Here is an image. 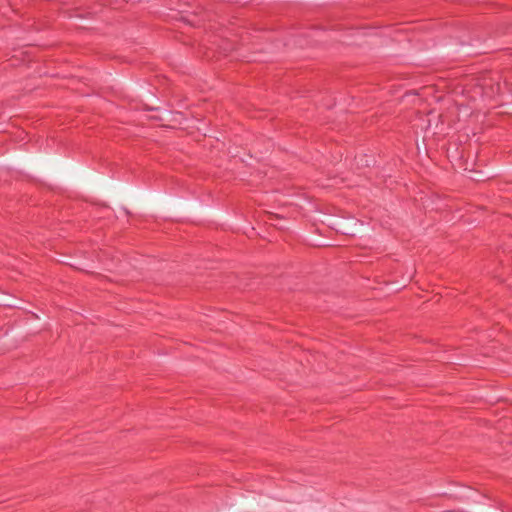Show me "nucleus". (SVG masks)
I'll return each instance as SVG.
<instances>
[{"label": "nucleus", "mask_w": 512, "mask_h": 512, "mask_svg": "<svg viewBox=\"0 0 512 512\" xmlns=\"http://www.w3.org/2000/svg\"><path fill=\"white\" fill-rule=\"evenodd\" d=\"M295 189L294 186H290V191ZM290 217L296 218V215H300L304 218L310 217L316 212V206L312 200L305 194L299 192H290Z\"/></svg>", "instance_id": "obj_1"}, {"label": "nucleus", "mask_w": 512, "mask_h": 512, "mask_svg": "<svg viewBox=\"0 0 512 512\" xmlns=\"http://www.w3.org/2000/svg\"><path fill=\"white\" fill-rule=\"evenodd\" d=\"M341 213L340 217V234L347 236H354L356 234H362L365 231L363 221L357 219L355 216L339 210Z\"/></svg>", "instance_id": "obj_2"}, {"label": "nucleus", "mask_w": 512, "mask_h": 512, "mask_svg": "<svg viewBox=\"0 0 512 512\" xmlns=\"http://www.w3.org/2000/svg\"><path fill=\"white\" fill-rule=\"evenodd\" d=\"M290 166H293L298 174L307 175L311 170L308 160H302L295 154L290 153Z\"/></svg>", "instance_id": "obj_3"}, {"label": "nucleus", "mask_w": 512, "mask_h": 512, "mask_svg": "<svg viewBox=\"0 0 512 512\" xmlns=\"http://www.w3.org/2000/svg\"><path fill=\"white\" fill-rule=\"evenodd\" d=\"M340 217H341V213H339V210H337V213H335V214H331L329 216L324 217L326 225L330 229L336 231L337 233H340V229H341Z\"/></svg>", "instance_id": "obj_4"}, {"label": "nucleus", "mask_w": 512, "mask_h": 512, "mask_svg": "<svg viewBox=\"0 0 512 512\" xmlns=\"http://www.w3.org/2000/svg\"><path fill=\"white\" fill-rule=\"evenodd\" d=\"M355 159L357 161V165L359 167H370V166H374L376 164V160H375V157L374 155L372 154H359L357 156H355Z\"/></svg>", "instance_id": "obj_5"}, {"label": "nucleus", "mask_w": 512, "mask_h": 512, "mask_svg": "<svg viewBox=\"0 0 512 512\" xmlns=\"http://www.w3.org/2000/svg\"><path fill=\"white\" fill-rule=\"evenodd\" d=\"M416 148H417V153L418 154H424V155H427L428 153V149H427V145L425 143V140L422 139L420 142H417L416 143Z\"/></svg>", "instance_id": "obj_6"}]
</instances>
